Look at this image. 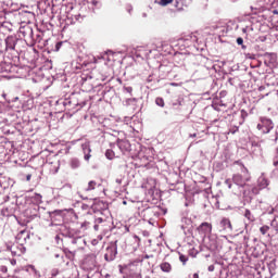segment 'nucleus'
I'll return each mask as SVG.
<instances>
[{
  "label": "nucleus",
  "instance_id": "1",
  "mask_svg": "<svg viewBox=\"0 0 278 278\" xmlns=\"http://www.w3.org/2000/svg\"><path fill=\"white\" fill-rule=\"evenodd\" d=\"M236 164L241 166L243 176L241 174H235L232 179H226L224 184L229 190H232L233 194H243V197H247L244 188H247V182L251 180V176L249 175V169L244 167V164L240 161H237Z\"/></svg>",
  "mask_w": 278,
  "mask_h": 278
},
{
  "label": "nucleus",
  "instance_id": "2",
  "mask_svg": "<svg viewBox=\"0 0 278 278\" xmlns=\"http://www.w3.org/2000/svg\"><path fill=\"white\" fill-rule=\"evenodd\" d=\"M162 214L164 216L166 214V210H162L157 206L147 207L139 212V216L150 225H153V223H155V218H160Z\"/></svg>",
  "mask_w": 278,
  "mask_h": 278
},
{
  "label": "nucleus",
  "instance_id": "3",
  "mask_svg": "<svg viewBox=\"0 0 278 278\" xmlns=\"http://www.w3.org/2000/svg\"><path fill=\"white\" fill-rule=\"evenodd\" d=\"M5 51L9 53H18L21 51V45L23 42V39L17 38L16 35H10L5 38Z\"/></svg>",
  "mask_w": 278,
  "mask_h": 278
},
{
  "label": "nucleus",
  "instance_id": "4",
  "mask_svg": "<svg viewBox=\"0 0 278 278\" xmlns=\"http://www.w3.org/2000/svg\"><path fill=\"white\" fill-rule=\"evenodd\" d=\"M256 129L257 131H260V134L263 135L270 134V131L275 129V123H273V119H270L269 117L261 116L258 118Z\"/></svg>",
  "mask_w": 278,
  "mask_h": 278
},
{
  "label": "nucleus",
  "instance_id": "5",
  "mask_svg": "<svg viewBox=\"0 0 278 278\" xmlns=\"http://www.w3.org/2000/svg\"><path fill=\"white\" fill-rule=\"evenodd\" d=\"M15 242L20 247H25V244H29L31 242V232L29 230H22L15 237Z\"/></svg>",
  "mask_w": 278,
  "mask_h": 278
},
{
  "label": "nucleus",
  "instance_id": "6",
  "mask_svg": "<svg viewBox=\"0 0 278 278\" xmlns=\"http://www.w3.org/2000/svg\"><path fill=\"white\" fill-rule=\"evenodd\" d=\"M217 228L219 233L230 235L233 231V226L231 225V220L227 217H223L219 220Z\"/></svg>",
  "mask_w": 278,
  "mask_h": 278
},
{
  "label": "nucleus",
  "instance_id": "7",
  "mask_svg": "<svg viewBox=\"0 0 278 278\" xmlns=\"http://www.w3.org/2000/svg\"><path fill=\"white\" fill-rule=\"evenodd\" d=\"M116 255H118V245H116V243H112L106 248L104 260L105 262H114L116 260Z\"/></svg>",
  "mask_w": 278,
  "mask_h": 278
},
{
  "label": "nucleus",
  "instance_id": "8",
  "mask_svg": "<svg viewBox=\"0 0 278 278\" xmlns=\"http://www.w3.org/2000/svg\"><path fill=\"white\" fill-rule=\"evenodd\" d=\"M126 275L130 278H142L140 271L138 270V262H132L126 265Z\"/></svg>",
  "mask_w": 278,
  "mask_h": 278
},
{
  "label": "nucleus",
  "instance_id": "9",
  "mask_svg": "<svg viewBox=\"0 0 278 278\" xmlns=\"http://www.w3.org/2000/svg\"><path fill=\"white\" fill-rule=\"evenodd\" d=\"M8 251H10L12 253V255L17 257H21V255H23L24 253H26L27 248L24 245H20L17 242H15L12 245H8Z\"/></svg>",
  "mask_w": 278,
  "mask_h": 278
},
{
  "label": "nucleus",
  "instance_id": "10",
  "mask_svg": "<svg viewBox=\"0 0 278 278\" xmlns=\"http://www.w3.org/2000/svg\"><path fill=\"white\" fill-rule=\"evenodd\" d=\"M50 218H51V223L49 225V227H54L55 220H58L59 223H62L63 218H64V211L63 210H55L50 212Z\"/></svg>",
  "mask_w": 278,
  "mask_h": 278
},
{
  "label": "nucleus",
  "instance_id": "11",
  "mask_svg": "<svg viewBox=\"0 0 278 278\" xmlns=\"http://www.w3.org/2000/svg\"><path fill=\"white\" fill-rule=\"evenodd\" d=\"M61 233L65 238H75V237L79 236V230H76L68 226H61Z\"/></svg>",
  "mask_w": 278,
  "mask_h": 278
},
{
  "label": "nucleus",
  "instance_id": "12",
  "mask_svg": "<svg viewBox=\"0 0 278 278\" xmlns=\"http://www.w3.org/2000/svg\"><path fill=\"white\" fill-rule=\"evenodd\" d=\"M25 214L28 218H38L40 216V205H30L26 211Z\"/></svg>",
  "mask_w": 278,
  "mask_h": 278
},
{
  "label": "nucleus",
  "instance_id": "13",
  "mask_svg": "<svg viewBox=\"0 0 278 278\" xmlns=\"http://www.w3.org/2000/svg\"><path fill=\"white\" fill-rule=\"evenodd\" d=\"M178 42L179 45H184V47H190L197 42V37L190 34L178 39Z\"/></svg>",
  "mask_w": 278,
  "mask_h": 278
},
{
  "label": "nucleus",
  "instance_id": "14",
  "mask_svg": "<svg viewBox=\"0 0 278 278\" xmlns=\"http://www.w3.org/2000/svg\"><path fill=\"white\" fill-rule=\"evenodd\" d=\"M81 149H83V153H84V160L86 162H90V159L92 157V155L90 154V153H92V149L90 148V142L86 141L85 143H83Z\"/></svg>",
  "mask_w": 278,
  "mask_h": 278
},
{
  "label": "nucleus",
  "instance_id": "15",
  "mask_svg": "<svg viewBox=\"0 0 278 278\" xmlns=\"http://www.w3.org/2000/svg\"><path fill=\"white\" fill-rule=\"evenodd\" d=\"M250 144H251L250 151L253 155L255 156L262 155V146L260 144V142L255 140H251Z\"/></svg>",
  "mask_w": 278,
  "mask_h": 278
},
{
  "label": "nucleus",
  "instance_id": "16",
  "mask_svg": "<svg viewBox=\"0 0 278 278\" xmlns=\"http://www.w3.org/2000/svg\"><path fill=\"white\" fill-rule=\"evenodd\" d=\"M117 147L121 151H131V143L128 140L117 139Z\"/></svg>",
  "mask_w": 278,
  "mask_h": 278
},
{
  "label": "nucleus",
  "instance_id": "17",
  "mask_svg": "<svg viewBox=\"0 0 278 278\" xmlns=\"http://www.w3.org/2000/svg\"><path fill=\"white\" fill-rule=\"evenodd\" d=\"M198 231L200 233H204L205 236L207 233H212V224L210 223H202L199 227H198Z\"/></svg>",
  "mask_w": 278,
  "mask_h": 278
},
{
  "label": "nucleus",
  "instance_id": "18",
  "mask_svg": "<svg viewBox=\"0 0 278 278\" xmlns=\"http://www.w3.org/2000/svg\"><path fill=\"white\" fill-rule=\"evenodd\" d=\"M56 105H63L65 110H73V101L71 99H60L56 101Z\"/></svg>",
  "mask_w": 278,
  "mask_h": 278
},
{
  "label": "nucleus",
  "instance_id": "19",
  "mask_svg": "<svg viewBox=\"0 0 278 278\" xmlns=\"http://www.w3.org/2000/svg\"><path fill=\"white\" fill-rule=\"evenodd\" d=\"M34 45H41V47H45L47 45V40L42 39V34L37 31L35 35V39L33 41Z\"/></svg>",
  "mask_w": 278,
  "mask_h": 278
},
{
  "label": "nucleus",
  "instance_id": "20",
  "mask_svg": "<svg viewBox=\"0 0 278 278\" xmlns=\"http://www.w3.org/2000/svg\"><path fill=\"white\" fill-rule=\"evenodd\" d=\"M29 199L33 205H39L40 203H42V195L40 193H34L29 197Z\"/></svg>",
  "mask_w": 278,
  "mask_h": 278
},
{
  "label": "nucleus",
  "instance_id": "21",
  "mask_svg": "<svg viewBox=\"0 0 278 278\" xmlns=\"http://www.w3.org/2000/svg\"><path fill=\"white\" fill-rule=\"evenodd\" d=\"M268 179L266 177L261 176L257 179V186L260 187V190H264L265 188H268Z\"/></svg>",
  "mask_w": 278,
  "mask_h": 278
},
{
  "label": "nucleus",
  "instance_id": "22",
  "mask_svg": "<svg viewBox=\"0 0 278 278\" xmlns=\"http://www.w3.org/2000/svg\"><path fill=\"white\" fill-rule=\"evenodd\" d=\"M93 223H94V225H93L94 231H99L101 225H103V223H105V219H103V217L94 216Z\"/></svg>",
  "mask_w": 278,
  "mask_h": 278
},
{
  "label": "nucleus",
  "instance_id": "23",
  "mask_svg": "<svg viewBox=\"0 0 278 278\" xmlns=\"http://www.w3.org/2000/svg\"><path fill=\"white\" fill-rule=\"evenodd\" d=\"M160 268L163 273H170L173 270V266L168 262L161 263Z\"/></svg>",
  "mask_w": 278,
  "mask_h": 278
},
{
  "label": "nucleus",
  "instance_id": "24",
  "mask_svg": "<svg viewBox=\"0 0 278 278\" xmlns=\"http://www.w3.org/2000/svg\"><path fill=\"white\" fill-rule=\"evenodd\" d=\"M70 166L73 169L79 168V166H81V161H79V159H77V157H73L70 160Z\"/></svg>",
  "mask_w": 278,
  "mask_h": 278
},
{
  "label": "nucleus",
  "instance_id": "25",
  "mask_svg": "<svg viewBox=\"0 0 278 278\" xmlns=\"http://www.w3.org/2000/svg\"><path fill=\"white\" fill-rule=\"evenodd\" d=\"M26 270H27V273H31V275H34V277L40 278V271H38L34 265H28L26 267Z\"/></svg>",
  "mask_w": 278,
  "mask_h": 278
},
{
  "label": "nucleus",
  "instance_id": "26",
  "mask_svg": "<svg viewBox=\"0 0 278 278\" xmlns=\"http://www.w3.org/2000/svg\"><path fill=\"white\" fill-rule=\"evenodd\" d=\"M136 103H138V98H127L123 102V105H125L126 108H129V105L136 106Z\"/></svg>",
  "mask_w": 278,
  "mask_h": 278
},
{
  "label": "nucleus",
  "instance_id": "27",
  "mask_svg": "<svg viewBox=\"0 0 278 278\" xmlns=\"http://www.w3.org/2000/svg\"><path fill=\"white\" fill-rule=\"evenodd\" d=\"M243 216L249 223H255V215H253V213H251L249 210L244 211Z\"/></svg>",
  "mask_w": 278,
  "mask_h": 278
},
{
  "label": "nucleus",
  "instance_id": "28",
  "mask_svg": "<svg viewBox=\"0 0 278 278\" xmlns=\"http://www.w3.org/2000/svg\"><path fill=\"white\" fill-rule=\"evenodd\" d=\"M25 34H28V38H30L31 42L34 43L36 38V33H34V29H31V27H27Z\"/></svg>",
  "mask_w": 278,
  "mask_h": 278
},
{
  "label": "nucleus",
  "instance_id": "29",
  "mask_svg": "<svg viewBox=\"0 0 278 278\" xmlns=\"http://www.w3.org/2000/svg\"><path fill=\"white\" fill-rule=\"evenodd\" d=\"M122 92L124 94H127L128 97H131V92H134V88L131 86H124L122 88Z\"/></svg>",
  "mask_w": 278,
  "mask_h": 278
},
{
  "label": "nucleus",
  "instance_id": "30",
  "mask_svg": "<svg viewBox=\"0 0 278 278\" xmlns=\"http://www.w3.org/2000/svg\"><path fill=\"white\" fill-rule=\"evenodd\" d=\"M96 187H97V181L90 180L88 182L87 188H85V192H90V191L94 190Z\"/></svg>",
  "mask_w": 278,
  "mask_h": 278
},
{
  "label": "nucleus",
  "instance_id": "31",
  "mask_svg": "<svg viewBox=\"0 0 278 278\" xmlns=\"http://www.w3.org/2000/svg\"><path fill=\"white\" fill-rule=\"evenodd\" d=\"M73 244H81V242H84V240L81 239V236H76V237H72V241Z\"/></svg>",
  "mask_w": 278,
  "mask_h": 278
},
{
  "label": "nucleus",
  "instance_id": "32",
  "mask_svg": "<svg viewBox=\"0 0 278 278\" xmlns=\"http://www.w3.org/2000/svg\"><path fill=\"white\" fill-rule=\"evenodd\" d=\"M172 105H173L174 108H177V105H184V98H182V97H179L177 100H174V101L172 102Z\"/></svg>",
  "mask_w": 278,
  "mask_h": 278
},
{
  "label": "nucleus",
  "instance_id": "33",
  "mask_svg": "<svg viewBox=\"0 0 278 278\" xmlns=\"http://www.w3.org/2000/svg\"><path fill=\"white\" fill-rule=\"evenodd\" d=\"M114 152L112 151V150H106V152H105V157H106V160H112L113 157H114Z\"/></svg>",
  "mask_w": 278,
  "mask_h": 278
},
{
  "label": "nucleus",
  "instance_id": "34",
  "mask_svg": "<svg viewBox=\"0 0 278 278\" xmlns=\"http://www.w3.org/2000/svg\"><path fill=\"white\" fill-rule=\"evenodd\" d=\"M155 104L159 105V108H164V99L163 98H156Z\"/></svg>",
  "mask_w": 278,
  "mask_h": 278
},
{
  "label": "nucleus",
  "instance_id": "35",
  "mask_svg": "<svg viewBox=\"0 0 278 278\" xmlns=\"http://www.w3.org/2000/svg\"><path fill=\"white\" fill-rule=\"evenodd\" d=\"M268 229H270V227L268 226H263L260 228V231L263 236H266L268 233Z\"/></svg>",
  "mask_w": 278,
  "mask_h": 278
},
{
  "label": "nucleus",
  "instance_id": "36",
  "mask_svg": "<svg viewBox=\"0 0 278 278\" xmlns=\"http://www.w3.org/2000/svg\"><path fill=\"white\" fill-rule=\"evenodd\" d=\"M269 140H270L271 142H274V143L277 142V140H278V130H275L274 136H270V137H269Z\"/></svg>",
  "mask_w": 278,
  "mask_h": 278
},
{
  "label": "nucleus",
  "instance_id": "37",
  "mask_svg": "<svg viewBox=\"0 0 278 278\" xmlns=\"http://www.w3.org/2000/svg\"><path fill=\"white\" fill-rule=\"evenodd\" d=\"M260 190H262V189H260V187H258V186H256V187H252V188H251V192H252V194H260Z\"/></svg>",
  "mask_w": 278,
  "mask_h": 278
},
{
  "label": "nucleus",
  "instance_id": "38",
  "mask_svg": "<svg viewBox=\"0 0 278 278\" xmlns=\"http://www.w3.org/2000/svg\"><path fill=\"white\" fill-rule=\"evenodd\" d=\"M179 260L184 264V266H186V262H188V256L180 254Z\"/></svg>",
  "mask_w": 278,
  "mask_h": 278
},
{
  "label": "nucleus",
  "instance_id": "39",
  "mask_svg": "<svg viewBox=\"0 0 278 278\" xmlns=\"http://www.w3.org/2000/svg\"><path fill=\"white\" fill-rule=\"evenodd\" d=\"M244 55L247 60H255L256 58L254 53H249V52H245Z\"/></svg>",
  "mask_w": 278,
  "mask_h": 278
},
{
  "label": "nucleus",
  "instance_id": "40",
  "mask_svg": "<svg viewBox=\"0 0 278 278\" xmlns=\"http://www.w3.org/2000/svg\"><path fill=\"white\" fill-rule=\"evenodd\" d=\"M271 227H273V229H275V231L278 233V222H277V219H274V220L271 222Z\"/></svg>",
  "mask_w": 278,
  "mask_h": 278
},
{
  "label": "nucleus",
  "instance_id": "41",
  "mask_svg": "<svg viewBox=\"0 0 278 278\" xmlns=\"http://www.w3.org/2000/svg\"><path fill=\"white\" fill-rule=\"evenodd\" d=\"M181 229H182L185 236H188V233H190V228L188 226H181Z\"/></svg>",
  "mask_w": 278,
  "mask_h": 278
},
{
  "label": "nucleus",
  "instance_id": "42",
  "mask_svg": "<svg viewBox=\"0 0 278 278\" xmlns=\"http://www.w3.org/2000/svg\"><path fill=\"white\" fill-rule=\"evenodd\" d=\"M63 45H64L63 41L56 42L54 50H55V51H60V49H62V46H63Z\"/></svg>",
  "mask_w": 278,
  "mask_h": 278
},
{
  "label": "nucleus",
  "instance_id": "43",
  "mask_svg": "<svg viewBox=\"0 0 278 278\" xmlns=\"http://www.w3.org/2000/svg\"><path fill=\"white\" fill-rule=\"evenodd\" d=\"M237 45L242 46L244 45V39L242 37L237 38Z\"/></svg>",
  "mask_w": 278,
  "mask_h": 278
},
{
  "label": "nucleus",
  "instance_id": "44",
  "mask_svg": "<svg viewBox=\"0 0 278 278\" xmlns=\"http://www.w3.org/2000/svg\"><path fill=\"white\" fill-rule=\"evenodd\" d=\"M276 153H277V156L276 159L274 160V166H278V148L276 150Z\"/></svg>",
  "mask_w": 278,
  "mask_h": 278
},
{
  "label": "nucleus",
  "instance_id": "45",
  "mask_svg": "<svg viewBox=\"0 0 278 278\" xmlns=\"http://www.w3.org/2000/svg\"><path fill=\"white\" fill-rule=\"evenodd\" d=\"M0 271L1 273H8V267L7 266H0Z\"/></svg>",
  "mask_w": 278,
  "mask_h": 278
},
{
  "label": "nucleus",
  "instance_id": "46",
  "mask_svg": "<svg viewBox=\"0 0 278 278\" xmlns=\"http://www.w3.org/2000/svg\"><path fill=\"white\" fill-rule=\"evenodd\" d=\"M214 269H215L214 265H210L207 268L208 273H214Z\"/></svg>",
  "mask_w": 278,
  "mask_h": 278
},
{
  "label": "nucleus",
  "instance_id": "47",
  "mask_svg": "<svg viewBox=\"0 0 278 278\" xmlns=\"http://www.w3.org/2000/svg\"><path fill=\"white\" fill-rule=\"evenodd\" d=\"M116 184L118 185V186H121V184H123V178H116Z\"/></svg>",
  "mask_w": 278,
  "mask_h": 278
},
{
  "label": "nucleus",
  "instance_id": "48",
  "mask_svg": "<svg viewBox=\"0 0 278 278\" xmlns=\"http://www.w3.org/2000/svg\"><path fill=\"white\" fill-rule=\"evenodd\" d=\"M151 257H153V254H150V255L146 254V255L143 256V260H151Z\"/></svg>",
  "mask_w": 278,
  "mask_h": 278
},
{
  "label": "nucleus",
  "instance_id": "49",
  "mask_svg": "<svg viewBox=\"0 0 278 278\" xmlns=\"http://www.w3.org/2000/svg\"><path fill=\"white\" fill-rule=\"evenodd\" d=\"M74 18H75V21H79V18H81V14L74 15Z\"/></svg>",
  "mask_w": 278,
  "mask_h": 278
},
{
  "label": "nucleus",
  "instance_id": "50",
  "mask_svg": "<svg viewBox=\"0 0 278 278\" xmlns=\"http://www.w3.org/2000/svg\"><path fill=\"white\" fill-rule=\"evenodd\" d=\"M273 266H275V263L269 264V273H271V274H273Z\"/></svg>",
  "mask_w": 278,
  "mask_h": 278
},
{
  "label": "nucleus",
  "instance_id": "51",
  "mask_svg": "<svg viewBox=\"0 0 278 278\" xmlns=\"http://www.w3.org/2000/svg\"><path fill=\"white\" fill-rule=\"evenodd\" d=\"M241 49L243 50V51H247V45H241Z\"/></svg>",
  "mask_w": 278,
  "mask_h": 278
},
{
  "label": "nucleus",
  "instance_id": "52",
  "mask_svg": "<svg viewBox=\"0 0 278 278\" xmlns=\"http://www.w3.org/2000/svg\"><path fill=\"white\" fill-rule=\"evenodd\" d=\"M189 138H197V134L189 135Z\"/></svg>",
  "mask_w": 278,
  "mask_h": 278
},
{
  "label": "nucleus",
  "instance_id": "53",
  "mask_svg": "<svg viewBox=\"0 0 278 278\" xmlns=\"http://www.w3.org/2000/svg\"><path fill=\"white\" fill-rule=\"evenodd\" d=\"M52 275L55 277V275H58V269H54Z\"/></svg>",
  "mask_w": 278,
  "mask_h": 278
},
{
  "label": "nucleus",
  "instance_id": "54",
  "mask_svg": "<svg viewBox=\"0 0 278 278\" xmlns=\"http://www.w3.org/2000/svg\"><path fill=\"white\" fill-rule=\"evenodd\" d=\"M248 27L242 28L243 34H247Z\"/></svg>",
  "mask_w": 278,
  "mask_h": 278
},
{
  "label": "nucleus",
  "instance_id": "55",
  "mask_svg": "<svg viewBox=\"0 0 278 278\" xmlns=\"http://www.w3.org/2000/svg\"><path fill=\"white\" fill-rule=\"evenodd\" d=\"M193 278H199V274H193Z\"/></svg>",
  "mask_w": 278,
  "mask_h": 278
},
{
  "label": "nucleus",
  "instance_id": "56",
  "mask_svg": "<svg viewBox=\"0 0 278 278\" xmlns=\"http://www.w3.org/2000/svg\"><path fill=\"white\" fill-rule=\"evenodd\" d=\"M142 18H147V13H142Z\"/></svg>",
  "mask_w": 278,
  "mask_h": 278
},
{
  "label": "nucleus",
  "instance_id": "57",
  "mask_svg": "<svg viewBox=\"0 0 278 278\" xmlns=\"http://www.w3.org/2000/svg\"><path fill=\"white\" fill-rule=\"evenodd\" d=\"M29 179H31V176H30V175L27 176V181H29Z\"/></svg>",
  "mask_w": 278,
  "mask_h": 278
},
{
  "label": "nucleus",
  "instance_id": "58",
  "mask_svg": "<svg viewBox=\"0 0 278 278\" xmlns=\"http://www.w3.org/2000/svg\"><path fill=\"white\" fill-rule=\"evenodd\" d=\"M273 12H274V14H278V11H277V10H274Z\"/></svg>",
  "mask_w": 278,
  "mask_h": 278
},
{
  "label": "nucleus",
  "instance_id": "59",
  "mask_svg": "<svg viewBox=\"0 0 278 278\" xmlns=\"http://www.w3.org/2000/svg\"><path fill=\"white\" fill-rule=\"evenodd\" d=\"M148 81H152L151 76L148 77Z\"/></svg>",
  "mask_w": 278,
  "mask_h": 278
},
{
  "label": "nucleus",
  "instance_id": "60",
  "mask_svg": "<svg viewBox=\"0 0 278 278\" xmlns=\"http://www.w3.org/2000/svg\"><path fill=\"white\" fill-rule=\"evenodd\" d=\"M151 53V50H149V52L146 53V55H149Z\"/></svg>",
  "mask_w": 278,
  "mask_h": 278
},
{
  "label": "nucleus",
  "instance_id": "61",
  "mask_svg": "<svg viewBox=\"0 0 278 278\" xmlns=\"http://www.w3.org/2000/svg\"><path fill=\"white\" fill-rule=\"evenodd\" d=\"M136 240H140V238H138V236H135Z\"/></svg>",
  "mask_w": 278,
  "mask_h": 278
},
{
  "label": "nucleus",
  "instance_id": "62",
  "mask_svg": "<svg viewBox=\"0 0 278 278\" xmlns=\"http://www.w3.org/2000/svg\"><path fill=\"white\" fill-rule=\"evenodd\" d=\"M92 3H93V5H97V1H93Z\"/></svg>",
  "mask_w": 278,
  "mask_h": 278
},
{
  "label": "nucleus",
  "instance_id": "63",
  "mask_svg": "<svg viewBox=\"0 0 278 278\" xmlns=\"http://www.w3.org/2000/svg\"><path fill=\"white\" fill-rule=\"evenodd\" d=\"M55 257H60V254H55Z\"/></svg>",
  "mask_w": 278,
  "mask_h": 278
},
{
  "label": "nucleus",
  "instance_id": "64",
  "mask_svg": "<svg viewBox=\"0 0 278 278\" xmlns=\"http://www.w3.org/2000/svg\"><path fill=\"white\" fill-rule=\"evenodd\" d=\"M128 12L131 13V9H129Z\"/></svg>",
  "mask_w": 278,
  "mask_h": 278
}]
</instances>
